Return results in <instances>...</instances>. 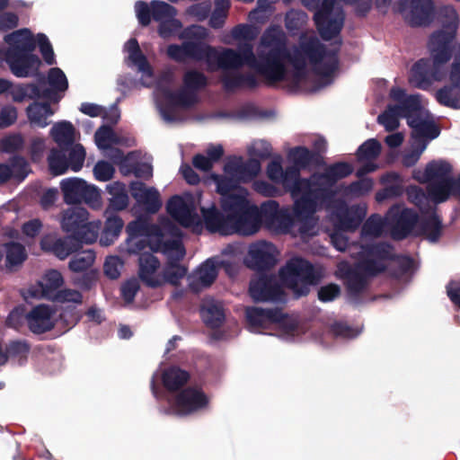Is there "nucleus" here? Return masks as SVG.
<instances>
[{"mask_svg":"<svg viewBox=\"0 0 460 460\" xmlns=\"http://www.w3.org/2000/svg\"><path fill=\"white\" fill-rule=\"evenodd\" d=\"M260 47L269 49L268 86H273L286 78V61H288L294 70L306 69L305 58L313 66L314 74L329 77L338 69L339 58L336 50L327 49L316 37H310L300 43L299 49L293 53L288 48V39L283 30L278 25H270L262 33Z\"/></svg>","mask_w":460,"mask_h":460,"instance_id":"obj_1","label":"nucleus"},{"mask_svg":"<svg viewBox=\"0 0 460 460\" xmlns=\"http://www.w3.org/2000/svg\"><path fill=\"white\" fill-rule=\"evenodd\" d=\"M438 14L444 29L434 31L429 37L430 59H419L409 75L411 84L421 90H429L433 82L445 77L444 66L453 56V41L459 24L458 14L450 5L440 7Z\"/></svg>","mask_w":460,"mask_h":460,"instance_id":"obj_2","label":"nucleus"},{"mask_svg":"<svg viewBox=\"0 0 460 460\" xmlns=\"http://www.w3.org/2000/svg\"><path fill=\"white\" fill-rule=\"evenodd\" d=\"M300 170L296 165L286 167L279 182L294 199L293 210L297 217L314 214L317 209V199L329 195L327 190L317 188L319 185L313 174L309 178H301Z\"/></svg>","mask_w":460,"mask_h":460,"instance_id":"obj_3","label":"nucleus"},{"mask_svg":"<svg viewBox=\"0 0 460 460\" xmlns=\"http://www.w3.org/2000/svg\"><path fill=\"white\" fill-rule=\"evenodd\" d=\"M267 52L259 49L258 57L253 52V46L250 42H242L238 44L237 50L233 49H224L221 52L216 49V54L212 56V65L217 64L223 70L239 69L243 65L254 68L256 72L265 79L268 85L269 68Z\"/></svg>","mask_w":460,"mask_h":460,"instance_id":"obj_4","label":"nucleus"},{"mask_svg":"<svg viewBox=\"0 0 460 460\" xmlns=\"http://www.w3.org/2000/svg\"><path fill=\"white\" fill-rule=\"evenodd\" d=\"M279 277L283 286L290 289L294 297L298 299L309 294L310 287L321 281L322 274L307 260L295 257L280 269Z\"/></svg>","mask_w":460,"mask_h":460,"instance_id":"obj_5","label":"nucleus"},{"mask_svg":"<svg viewBox=\"0 0 460 460\" xmlns=\"http://www.w3.org/2000/svg\"><path fill=\"white\" fill-rule=\"evenodd\" d=\"M206 37L205 28L199 25L189 26L181 34V39L189 40L182 42L181 45H169L167 55L176 62H182L189 58L197 61L205 60L209 66H212V56L216 54V49L202 42Z\"/></svg>","mask_w":460,"mask_h":460,"instance_id":"obj_6","label":"nucleus"},{"mask_svg":"<svg viewBox=\"0 0 460 460\" xmlns=\"http://www.w3.org/2000/svg\"><path fill=\"white\" fill-rule=\"evenodd\" d=\"M303 4L314 11L313 20L321 38L329 41L340 35L344 26L345 13L336 0H302Z\"/></svg>","mask_w":460,"mask_h":460,"instance_id":"obj_7","label":"nucleus"},{"mask_svg":"<svg viewBox=\"0 0 460 460\" xmlns=\"http://www.w3.org/2000/svg\"><path fill=\"white\" fill-rule=\"evenodd\" d=\"M246 190L240 189L239 193L221 198V208L227 216L232 232L249 235L252 216L257 212V206L251 205L246 198Z\"/></svg>","mask_w":460,"mask_h":460,"instance_id":"obj_8","label":"nucleus"},{"mask_svg":"<svg viewBox=\"0 0 460 460\" xmlns=\"http://www.w3.org/2000/svg\"><path fill=\"white\" fill-rule=\"evenodd\" d=\"M386 270V265L370 259L359 260L354 267L348 266L343 273L349 297L355 303L359 302L361 294L367 289L368 279Z\"/></svg>","mask_w":460,"mask_h":460,"instance_id":"obj_9","label":"nucleus"},{"mask_svg":"<svg viewBox=\"0 0 460 460\" xmlns=\"http://www.w3.org/2000/svg\"><path fill=\"white\" fill-rule=\"evenodd\" d=\"M99 222H90L88 211L82 207L69 208L62 212L61 227L75 240L92 243L98 237Z\"/></svg>","mask_w":460,"mask_h":460,"instance_id":"obj_10","label":"nucleus"},{"mask_svg":"<svg viewBox=\"0 0 460 460\" xmlns=\"http://www.w3.org/2000/svg\"><path fill=\"white\" fill-rule=\"evenodd\" d=\"M353 172V166L348 162H337L325 168L323 172L313 173V179L319 185L317 188L325 189L329 195L317 199V208L330 202L335 196L332 187L338 181L344 179Z\"/></svg>","mask_w":460,"mask_h":460,"instance_id":"obj_11","label":"nucleus"},{"mask_svg":"<svg viewBox=\"0 0 460 460\" xmlns=\"http://www.w3.org/2000/svg\"><path fill=\"white\" fill-rule=\"evenodd\" d=\"M386 217L391 226V236L396 241L408 237L419 220L416 211L401 205L392 206Z\"/></svg>","mask_w":460,"mask_h":460,"instance_id":"obj_12","label":"nucleus"},{"mask_svg":"<svg viewBox=\"0 0 460 460\" xmlns=\"http://www.w3.org/2000/svg\"><path fill=\"white\" fill-rule=\"evenodd\" d=\"M249 295L256 303L285 300L282 287L273 276L270 275H261L256 279H252L249 285Z\"/></svg>","mask_w":460,"mask_h":460,"instance_id":"obj_13","label":"nucleus"},{"mask_svg":"<svg viewBox=\"0 0 460 460\" xmlns=\"http://www.w3.org/2000/svg\"><path fill=\"white\" fill-rule=\"evenodd\" d=\"M420 102L418 95H409L401 104L389 105L387 109L377 117V122L383 125L386 131L392 132L399 128V118L407 116L409 111H419Z\"/></svg>","mask_w":460,"mask_h":460,"instance_id":"obj_14","label":"nucleus"},{"mask_svg":"<svg viewBox=\"0 0 460 460\" xmlns=\"http://www.w3.org/2000/svg\"><path fill=\"white\" fill-rule=\"evenodd\" d=\"M274 252L275 246L271 243L260 241L252 243L249 248L245 264L254 270H268L276 264Z\"/></svg>","mask_w":460,"mask_h":460,"instance_id":"obj_15","label":"nucleus"},{"mask_svg":"<svg viewBox=\"0 0 460 460\" xmlns=\"http://www.w3.org/2000/svg\"><path fill=\"white\" fill-rule=\"evenodd\" d=\"M209 399L199 388L186 387L175 397L174 406L180 415H189L208 407Z\"/></svg>","mask_w":460,"mask_h":460,"instance_id":"obj_16","label":"nucleus"},{"mask_svg":"<svg viewBox=\"0 0 460 460\" xmlns=\"http://www.w3.org/2000/svg\"><path fill=\"white\" fill-rule=\"evenodd\" d=\"M166 210L183 227L200 224V218L195 211L193 202H187L179 195H174L169 199L166 204Z\"/></svg>","mask_w":460,"mask_h":460,"instance_id":"obj_17","label":"nucleus"},{"mask_svg":"<svg viewBox=\"0 0 460 460\" xmlns=\"http://www.w3.org/2000/svg\"><path fill=\"white\" fill-rule=\"evenodd\" d=\"M4 61L13 75L19 78L29 77L39 69L40 58L32 52L4 54Z\"/></svg>","mask_w":460,"mask_h":460,"instance_id":"obj_18","label":"nucleus"},{"mask_svg":"<svg viewBox=\"0 0 460 460\" xmlns=\"http://www.w3.org/2000/svg\"><path fill=\"white\" fill-rule=\"evenodd\" d=\"M261 166L258 159L249 158L243 161V157H234L224 165V172L230 176H235L240 183L252 181L261 172Z\"/></svg>","mask_w":460,"mask_h":460,"instance_id":"obj_19","label":"nucleus"},{"mask_svg":"<svg viewBox=\"0 0 460 460\" xmlns=\"http://www.w3.org/2000/svg\"><path fill=\"white\" fill-rule=\"evenodd\" d=\"M393 0H343V2L349 5L354 6L355 14L358 17H366L373 8L375 4L376 8L386 13L389 6L392 4ZM408 6V0H399L393 5V11L394 13H402L406 11Z\"/></svg>","mask_w":460,"mask_h":460,"instance_id":"obj_20","label":"nucleus"},{"mask_svg":"<svg viewBox=\"0 0 460 460\" xmlns=\"http://www.w3.org/2000/svg\"><path fill=\"white\" fill-rule=\"evenodd\" d=\"M410 19L411 27H427L436 17V7L433 0H410Z\"/></svg>","mask_w":460,"mask_h":460,"instance_id":"obj_21","label":"nucleus"},{"mask_svg":"<svg viewBox=\"0 0 460 460\" xmlns=\"http://www.w3.org/2000/svg\"><path fill=\"white\" fill-rule=\"evenodd\" d=\"M83 242L75 240L72 235L66 238H58L52 240L49 236H45L40 241V247L43 251L53 253L60 260H65L69 255L75 252L81 248Z\"/></svg>","mask_w":460,"mask_h":460,"instance_id":"obj_22","label":"nucleus"},{"mask_svg":"<svg viewBox=\"0 0 460 460\" xmlns=\"http://www.w3.org/2000/svg\"><path fill=\"white\" fill-rule=\"evenodd\" d=\"M52 310L47 305H39L26 314V321L30 331L35 334H42L55 326L51 320Z\"/></svg>","mask_w":460,"mask_h":460,"instance_id":"obj_23","label":"nucleus"},{"mask_svg":"<svg viewBox=\"0 0 460 460\" xmlns=\"http://www.w3.org/2000/svg\"><path fill=\"white\" fill-rule=\"evenodd\" d=\"M245 316L247 323L252 328H264L268 323H279L286 318L279 308L263 309L256 306L247 307Z\"/></svg>","mask_w":460,"mask_h":460,"instance_id":"obj_24","label":"nucleus"},{"mask_svg":"<svg viewBox=\"0 0 460 460\" xmlns=\"http://www.w3.org/2000/svg\"><path fill=\"white\" fill-rule=\"evenodd\" d=\"M4 40L8 44V48L4 54H10L11 52H33L36 49V40L31 31L27 28L6 34Z\"/></svg>","mask_w":460,"mask_h":460,"instance_id":"obj_25","label":"nucleus"},{"mask_svg":"<svg viewBox=\"0 0 460 460\" xmlns=\"http://www.w3.org/2000/svg\"><path fill=\"white\" fill-rule=\"evenodd\" d=\"M160 261L152 252H142L138 257V276L149 288H158L161 281L155 277L160 268Z\"/></svg>","mask_w":460,"mask_h":460,"instance_id":"obj_26","label":"nucleus"},{"mask_svg":"<svg viewBox=\"0 0 460 460\" xmlns=\"http://www.w3.org/2000/svg\"><path fill=\"white\" fill-rule=\"evenodd\" d=\"M201 214L207 230L210 233H220L227 234L231 230L227 216L221 213L215 206L209 208H201Z\"/></svg>","mask_w":460,"mask_h":460,"instance_id":"obj_27","label":"nucleus"},{"mask_svg":"<svg viewBox=\"0 0 460 460\" xmlns=\"http://www.w3.org/2000/svg\"><path fill=\"white\" fill-rule=\"evenodd\" d=\"M279 210V204L272 199L263 202L260 208L257 207V212L252 216L250 234L256 233L261 224H264L268 228H271L273 219L276 217Z\"/></svg>","mask_w":460,"mask_h":460,"instance_id":"obj_28","label":"nucleus"},{"mask_svg":"<svg viewBox=\"0 0 460 460\" xmlns=\"http://www.w3.org/2000/svg\"><path fill=\"white\" fill-rule=\"evenodd\" d=\"M221 83L226 92L241 88L255 89L259 86L258 79L252 73L226 72L221 77Z\"/></svg>","mask_w":460,"mask_h":460,"instance_id":"obj_29","label":"nucleus"},{"mask_svg":"<svg viewBox=\"0 0 460 460\" xmlns=\"http://www.w3.org/2000/svg\"><path fill=\"white\" fill-rule=\"evenodd\" d=\"M126 50L128 53L126 59L128 66H136L139 72L148 76L153 75V68L146 57L142 52L137 39L131 38L128 40L126 43Z\"/></svg>","mask_w":460,"mask_h":460,"instance_id":"obj_30","label":"nucleus"},{"mask_svg":"<svg viewBox=\"0 0 460 460\" xmlns=\"http://www.w3.org/2000/svg\"><path fill=\"white\" fill-rule=\"evenodd\" d=\"M394 246L386 242H378L362 245V259H370L384 263L385 261H394L397 255Z\"/></svg>","mask_w":460,"mask_h":460,"instance_id":"obj_31","label":"nucleus"},{"mask_svg":"<svg viewBox=\"0 0 460 460\" xmlns=\"http://www.w3.org/2000/svg\"><path fill=\"white\" fill-rule=\"evenodd\" d=\"M442 219L436 213L435 209L428 216H423L419 221V231L429 242L436 243L442 234Z\"/></svg>","mask_w":460,"mask_h":460,"instance_id":"obj_32","label":"nucleus"},{"mask_svg":"<svg viewBox=\"0 0 460 460\" xmlns=\"http://www.w3.org/2000/svg\"><path fill=\"white\" fill-rule=\"evenodd\" d=\"M190 375L188 371L177 366H172L164 370L162 382L169 392H175L182 388L189 381Z\"/></svg>","mask_w":460,"mask_h":460,"instance_id":"obj_33","label":"nucleus"},{"mask_svg":"<svg viewBox=\"0 0 460 460\" xmlns=\"http://www.w3.org/2000/svg\"><path fill=\"white\" fill-rule=\"evenodd\" d=\"M86 181L79 178L65 179L60 183L65 203L68 205L80 204L82 193Z\"/></svg>","mask_w":460,"mask_h":460,"instance_id":"obj_34","label":"nucleus"},{"mask_svg":"<svg viewBox=\"0 0 460 460\" xmlns=\"http://www.w3.org/2000/svg\"><path fill=\"white\" fill-rule=\"evenodd\" d=\"M75 129L70 121L57 122L50 130V135L58 147H71L75 144Z\"/></svg>","mask_w":460,"mask_h":460,"instance_id":"obj_35","label":"nucleus"},{"mask_svg":"<svg viewBox=\"0 0 460 460\" xmlns=\"http://www.w3.org/2000/svg\"><path fill=\"white\" fill-rule=\"evenodd\" d=\"M365 211L358 207L352 206L341 209L337 214L339 226L345 231L356 230L363 221Z\"/></svg>","mask_w":460,"mask_h":460,"instance_id":"obj_36","label":"nucleus"},{"mask_svg":"<svg viewBox=\"0 0 460 460\" xmlns=\"http://www.w3.org/2000/svg\"><path fill=\"white\" fill-rule=\"evenodd\" d=\"M185 251L175 256H169V261L163 270L164 279L172 286H178L181 279L187 274V268L179 264L183 259Z\"/></svg>","mask_w":460,"mask_h":460,"instance_id":"obj_37","label":"nucleus"},{"mask_svg":"<svg viewBox=\"0 0 460 460\" xmlns=\"http://www.w3.org/2000/svg\"><path fill=\"white\" fill-rule=\"evenodd\" d=\"M27 117L31 124L39 128L47 127L49 122L47 120L48 117L54 114L50 103L34 102L31 103L26 109Z\"/></svg>","mask_w":460,"mask_h":460,"instance_id":"obj_38","label":"nucleus"},{"mask_svg":"<svg viewBox=\"0 0 460 460\" xmlns=\"http://www.w3.org/2000/svg\"><path fill=\"white\" fill-rule=\"evenodd\" d=\"M164 98L168 106L183 109H190L198 102V96L183 86L178 91L166 90L164 92Z\"/></svg>","mask_w":460,"mask_h":460,"instance_id":"obj_39","label":"nucleus"},{"mask_svg":"<svg viewBox=\"0 0 460 460\" xmlns=\"http://www.w3.org/2000/svg\"><path fill=\"white\" fill-rule=\"evenodd\" d=\"M452 166L449 163L443 160H433L429 162L424 170L423 181L433 182L435 181H443L444 179H450Z\"/></svg>","mask_w":460,"mask_h":460,"instance_id":"obj_40","label":"nucleus"},{"mask_svg":"<svg viewBox=\"0 0 460 460\" xmlns=\"http://www.w3.org/2000/svg\"><path fill=\"white\" fill-rule=\"evenodd\" d=\"M67 148L54 147L48 155V166L51 175L64 174L69 169L67 162Z\"/></svg>","mask_w":460,"mask_h":460,"instance_id":"obj_41","label":"nucleus"},{"mask_svg":"<svg viewBox=\"0 0 460 460\" xmlns=\"http://www.w3.org/2000/svg\"><path fill=\"white\" fill-rule=\"evenodd\" d=\"M106 190L111 195L107 210L120 211L128 207V196L123 183L115 181L107 185Z\"/></svg>","mask_w":460,"mask_h":460,"instance_id":"obj_42","label":"nucleus"},{"mask_svg":"<svg viewBox=\"0 0 460 460\" xmlns=\"http://www.w3.org/2000/svg\"><path fill=\"white\" fill-rule=\"evenodd\" d=\"M96 258L95 252L92 249H86L80 251L77 250L73 253L69 262L68 269L72 272H84L93 266Z\"/></svg>","mask_w":460,"mask_h":460,"instance_id":"obj_43","label":"nucleus"},{"mask_svg":"<svg viewBox=\"0 0 460 460\" xmlns=\"http://www.w3.org/2000/svg\"><path fill=\"white\" fill-rule=\"evenodd\" d=\"M288 157L293 161L294 165L300 169H305L311 164H317L321 158L318 152L311 151L302 146L291 148Z\"/></svg>","mask_w":460,"mask_h":460,"instance_id":"obj_44","label":"nucleus"},{"mask_svg":"<svg viewBox=\"0 0 460 460\" xmlns=\"http://www.w3.org/2000/svg\"><path fill=\"white\" fill-rule=\"evenodd\" d=\"M201 317L206 326L211 329L219 328L225 322V313L221 305L216 303L208 304L200 311Z\"/></svg>","mask_w":460,"mask_h":460,"instance_id":"obj_45","label":"nucleus"},{"mask_svg":"<svg viewBox=\"0 0 460 460\" xmlns=\"http://www.w3.org/2000/svg\"><path fill=\"white\" fill-rule=\"evenodd\" d=\"M64 284L62 274L57 270H49L43 276L42 281L40 282L42 296L51 299L56 292Z\"/></svg>","mask_w":460,"mask_h":460,"instance_id":"obj_46","label":"nucleus"},{"mask_svg":"<svg viewBox=\"0 0 460 460\" xmlns=\"http://www.w3.org/2000/svg\"><path fill=\"white\" fill-rule=\"evenodd\" d=\"M123 226L124 222L119 216L108 217L101 234L100 243L105 246L112 244L119 237Z\"/></svg>","mask_w":460,"mask_h":460,"instance_id":"obj_47","label":"nucleus"},{"mask_svg":"<svg viewBox=\"0 0 460 460\" xmlns=\"http://www.w3.org/2000/svg\"><path fill=\"white\" fill-rule=\"evenodd\" d=\"M182 83L184 88L198 96V93L208 85V79L204 73L190 69L183 74Z\"/></svg>","mask_w":460,"mask_h":460,"instance_id":"obj_48","label":"nucleus"},{"mask_svg":"<svg viewBox=\"0 0 460 460\" xmlns=\"http://www.w3.org/2000/svg\"><path fill=\"white\" fill-rule=\"evenodd\" d=\"M427 191L436 203L445 202L452 196L451 178L429 182L427 186Z\"/></svg>","mask_w":460,"mask_h":460,"instance_id":"obj_49","label":"nucleus"},{"mask_svg":"<svg viewBox=\"0 0 460 460\" xmlns=\"http://www.w3.org/2000/svg\"><path fill=\"white\" fill-rule=\"evenodd\" d=\"M211 179L216 183L217 191L222 196V198H226V195L234 194V190H238L240 192L241 183L237 181L235 176L212 173Z\"/></svg>","mask_w":460,"mask_h":460,"instance_id":"obj_50","label":"nucleus"},{"mask_svg":"<svg viewBox=\"0 0 460 460\" xmlns=\"http://www.w3.org/2000/svg\"><path fill=\"white\" fill-rule=\"evenodd\" d=\"M8 358L17 359L20 365L27 361L31 350V344L25 340L10 341L5 345Z\"/></svg>","mask_w":460,"mask_h":460,"instance_id":"obj_51","label":"nucleus"},{"mask_svg":"<svg viewBox=\"0 0 460 460\" xmlns=\"http://www.w3.org/2000/svg\"><path fill=\"white\" fill-rule=\"evenodd\" d=\"M6 266L11 268L21 265L27 259V252L22 244L16 242L5 243Z\"/></svg>","mask_w":460,"mask_h":460,"instance_id":"obj_52","label":"nucleus"},{"mask_svg":"<svg viewBox=\"0 0 460 460\" xmlns=\"http://www.w3.org/2000/svg\"><path fill=\"white\" fill-rule=\"evenodd\" d=\"M381 144L375 138H370L361 144L356 153L359 162L376 160L381 153Z\"/></svg>","mask_w":460,"mask_h":460,"instance_id":"obj_53","label":"nucleus"},{"mask_svg":"<svg viewBox=\"0 0 460 460\" xmlns=\"http://www.w3.org/2000/svg\"><path fill=\"white\" fill-rule=\"evenodd\" d=\"M151 251L162 252L167 255V258L169 259V256H175L176 254H180L185 251V249L181 243V241L179 239L164 240L161 237L155 241V246H151Z\"/></svg>","mask_w":460,"mask_h":460,"instance_id":"obj_54","label":"nucleus"},{"mask_svg":"<svg viewBox=\"0 0 460 460\" xmlns=\"http://www.w3.org/2000/svg\"><path fill=\"white\" fill-rule=\"evenodd\" d=\"M11 171L13 172V178L18 181H22L31 172L30 164L22 155H13L8 159Z\"/></svg>","mask_w":460,"mask_h":460,"instance_id":"obj_55","label":"nucleus"},{"mask_svg":"<svg viewBox=\"0 0 460 460\" xmlns=\"http://www.w3.org/2000/svg\"><path fill=\"white\" fill-rule=\"evenodd\" d=\"M24 138L20 133L11 134L0 140V151L5 154H14L23 149Z\"/></svg>","mask_w":460,"mask_h":460,"instance_id":"obj_56","label":"nucleus"},{"mask_svg":"<svg viewBox=\"0 0 460 460\" xmlns=\"http://www.w3.org/2000/svg\"><path fill=\"white\" fill-rule=\"evenodd\" d=\"M66 150L69 168L74 172L80 171L86 155L84 146L81 144H74L71 147H67Z\"/></svg>","mask_w":460,"mask_h":460,"instance_id":"obj_57","label":"nucleus"},{"mask_svg":"<svg viewBox=\"0 0 460 460\" xmlns=\"http://www.w3.org/2000/svg\"><path fill=\"white\" fill-rule=\"evenodd\" d=\"M151 5L153 7V20L155 22H161L168 18H173L177 14L175 7L165 2L153 0Z\"/></svg>","mask_w":460,"mask_h":460,"instance_id":"obj_58","label":"nucleus"},{"mask_svg":"<svg viewBox=\"0 0 460 460\" xmlns=\"http://www.w3.org/2000/svg\"><path fill=\"white\" fill-rule=\"evenodd\" d=\"M94 139L99 148L106 149L111 144H119V139L110 126L100 127L94 134Z\"/></svg>","mask_w":460,"mask_h":460,"instance_id":"obj_59","label":"nucleus"},{"mask_svg":"<svg viewBox=\"0 0 460 460\" xmlns=\"http://www.w3.org/2000/svg\"><path fill=\"white\" fill-rule=\"evenodd\" d=\"M384 228V221L379 215L370 216L364 223L361 234L365 236L378 237L381 235Z\"/></svg>","mask_w":460,"mask_h":460,"instance_id":"obj_60","label":"nucleus"},{"mask_svg":"<svg viewBox=\"0 0 460 460\" xmlns=\"http://www.w3.org/2000/svg\"><path fill=\"white\" fill-rule=\"evenodd\" d=\"M48 81L55 91L65 92L68 88V82L65 73L59 67H52L48 74Z\"/></svg>","mask_w":460,"mask_h":460,"instance_id":"obj_61","label":"nucleus"},{"mask_svg":"<svg viewBox=\"0 0 460 460\" xmlns=\"http://www.w3.org/2000/svg\"><path fill=\"white\" fill-rule=\"evenodd\" d=\"M372 188V180L364 178L349 183L345 189V193L353 197H361L367 195Z\"/></svg>","mask_w":460,"mask_h":460,"instance_id":"obj_62","label":"nucleus"},{"mask_svg":"<svg viewBox=\"0 0 460 460\" xmlns=\"http://www.w3.org/2000/svg\"><path fill=\"white\" fill-rule=\"evenodd\" d=\"M217 273L215 264L208 260L199 270V280L203 287L208 288L216 280Z\"/></svg>","mask_w":460,"mask_h":460,"instance_id":"obj_63","label":"nucleus"},{"mask_svg":"<svg viewBox=\"0 0 460 460\" xmlns=\"http://www.w3.org/2000/svg\"><path fill=\"white\" fill-rule=\"evenodd\" d=\"M138 204L142 205L146 211L150 214L158 212L162 207V201L158 190L155 188H150V190Z\"/></svg>","mask_w":460,"mask_h":460,"instance_id":"obj_64","label":"nucleus"}]
</instances>
